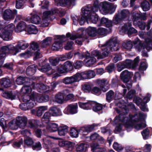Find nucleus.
Here are the masks:
<instances>
[{
    "label": "nucleus",
    "instance_id": "nucleus-1",
    "mask_svg": "<svg viewBox=\"0 0 152 152\" xmlns=\"http://www.w3.org/2000/svg\"><path fill=\"white\" fill-rule=\"evenodd\" d=\"M124 103L123 100H121L117 103L118 108H115V110L119 115L115 118L113 124H133V123L140 121H144L145 115L142 114H140L139 115L137 113L133 115L130 114L129 117H124V115L127 114L129 111L128 108Z\"/></svg>",
    "mask_w": 152,
    "mask_h": 152
},
{
    "label": "nucleus",
    "instance_id": "nucleus-2",
    "mask_svg": "<svg viewBox=\"0 0 152 152\" xmlns=\"http://www.w3.org/2000/svg\"><path fill=\"white\" fill-rule=\"evenodd\" d=\"M101 51L97 50L93 51L91 53L92 57H97L98 59H103L108 56L110 51H116L119 50L118 44L116 40H110L107 44L102 45Z\"/></svg>",
    "mask_w": 152,
    "mask_h": 152
},
{
    "label": "nucleus",
    "instance_id": "nucleus-3",
    "mask_svg": "<svg viewBox=\"0 0 152 152\" xmlns=\"http://www.w3.org/2000/svg\"><path fill=\"white\" fill-rule=\"evenodd\" d=\"M94 6L91 4H89L86 7L84 10L83 14L84 17H83L81 19H84L80 22L81 24H83L85 22L87 21L88 20L91 21L94 23L96 24L100 20L99 16L96 13V12L94 10Z\"/></svg>",
    "mask_w": 152,
    "mask_h": 152
},
{
    "label": "nucleus",
    "instance_id": "nucleus-4",
    "mask_svg": "<svg viewBox=\"0 0 152 152\" xmlns=\"http://www.w3.org/2000/svg\"><path fill=\"white\" fill-rule=\"evenodd\" d=\"M94 6V11L100 10L102 11L105 13H110L111 14L114 13L115 10V8L112 4L107 1H104L99 4L98 0H96L93 5Z\"/></svg>",
    "mask_w": 152,
    "mask_h": 152
},
{
    "label": "nucleus",
    "instance_id": "nucleus-5",
    "mask_svg": "<svg viewBox=\"0 0 152 152\" xmlns=\"http://www.w3.org/2000/svg\"><path fill=\"white\" fill-rule=\"evenodd\" d=\"M130 15L128 10L123 9L119 12L118 11L113 18V21L116 24L121 23L123 21L128 20Z\"/></svg>",
    "mask_w": 152,
    "mask_h": 152
},
{
    "label": "nucleus",
    "instance_id": "nucleus-6",
    "mask_svg": "<svg viewBox=\"0 0 152 152\" xmlns=\"http://www.w3.org/2000/svg\"><path fill=\"white\" fill-rule=\"evenodd\" d=\"M73 66L71 62L67 61L63 64H60L56 67V71L59 74H66L72 71Z\"/></svg>",
    "mask_w": 152,
    "mask_h": 152
},
{
    "label": "nucleus",
    "instance_id": "nucleus-7",
    "mask_svg": "<svg viewBox=\"0 0 152 152\" xmlns=\"http://www.w3.org/2000/svg\"><path fill=\"white\" fill-rule=\"evenodd\" d=\"M37 82L38 81H31V84L29 83V88H30L31 92L32 89H36L37 91L40 93L46 92L47 89V86L43 83H36V84Z\"/></svg>",
    "mask_w": 152,
    "mask_h": 152
},
{
    "label": "nucleus",
    "instance_id": "nucleus-8",
    "mask_svg": "<svg viewBox=\"0 0 152 152\" xmlns=\"http://www.w3.org/2000/svg\"><path fill=\"white\" fill-rule=\"evenodd\" d=\"M37 66L35 64L31 65L29 66V83H31V81H41L42 80V76L35 77L32 76L36 72Z\"/></svg>",
    "mask_w": 152,
    "mask_h": 152
},
{
    "label": "nucleus",
    "instance_id": "nucleus-9",
    "mask_svg": "<svg viewBox=\"0 0 152 152\" xmlns=\"http://www.w3.org/2000/svg\"><path fill=\"white\" fill-rule=\"evenodd\" d=\"M14 50L16 51V49L14 47L11 45L1 47L0 48V59L3 61V58L6 56V54L11 51L12 52L13 54Z\"/></svg>",
    "mask_w": 152,
    "mask_h": 152
},
{
    "label": "nucleus",
    "instance_id": "nucleus-10",
    "mask_svg": "<svg viewBox=\"0 0 152 152\" xmlns=\"http://www.w3.org/2000/svg\"><path fill=\"white\" fill-rule=\"evenodd\" d=\"M41 71L43 72H46L51 71L50 72H48V75H53L52 77L53 79H55L60 76L56 72L55 70L53 69L50 65L48 64H46L42 66L41 68Z\"/></svg>",
    "mask_w": 152,
    "mask_h": 152
},
{
    "label": "nucleus",
    "instance_id": "nucleus-11",
    "mask_svg": "<svg viewBox=\"0 0 152 152\" xmlns=\"http://www.w3.org/2000/svg\"><path fill=\"white\" fill-rule=\"evenodd\" d=\"M66 38L64 35H57L55 38V40L53 45V48L54 50L58 51L62 46L63 39Z\"/></svg>",
    "mask_w": 152,
    "mask_h": 152
},
{
    "label": "nucleus",
    "instance_id": "nucleus-12",
    "mask_svg": "<svg viewBox=\"0 0 152 152\" xmlns=\"http://www.w3.org/2000/svg\"><path fill=\"white\" fill-rule=\"evenodd\" d=\"M133 75L132 72H129L128 70H125L121 74L120 77L121 80L124 83H127L131 80Z\"/></svg>",
    "mask_w": 152,
    "mask_h": 152
},
{
    "label": "nucleus",
    "instance_id": "nucleus-13",
    "mask_svg": "<svg viewBox=\"0 0 152 152\" xmlns=\"http://www.w3.org/2000/svg\"><path fill=\"white\" fill-rule=\"evenodd\" d=\"M117 70L120 72L125 68H132L131 60L126 59L125 61L119 63L118 64Z\"/></svg>",
    "mask_w": 152,
    "mask_h": 152
},
{
    "label": "nucleus",
    "instance_id": "nucleus-14",
    "mask_svg": "<svg viewBox=\"0 0 152 152\" xmlns=\"http://www.w3.org/2000/svg\"><path fill=\"white\" fill-rule=\"evenodd\" d=\"M131 23H128L125 24L123 26V28L125 32H127L128 36L131 37L135 34L137 32V31L133 27H132Z\"/></svg>",
    "mask_w": 152,
    "mask_h": 152
},
{
    "label": "nucleus",
    "instance_id": "nucleus-15",
    "mask_svg": "<svg viewBox=\"0 0 152 152\" xmlns=\"http://www.w3.org/2000/svg\"><path fill=\"white\" fill-rule=\"evenodd\" d=\"M78 105L77 103L72 104L68 105L64 110L67 114H74L77 113Z\"/></svg>",
    "mask_w": 152,
    "mask_h": 152
},
{
    "label": "nucleus",
    "instance_id": "nucleus-16",
    "mask_svg": "<svg viewBox=\"0 0 152 152\" xmlns=\"http://www.w3.org/2000/svg\"><path fill=\"white\" fill-rule=\"evenodd\" d=\"M97 124H91L87 126H83L80 127V132L81 135H84L86 133L91 132L94 130L96 126H97Z\"/></svg>",
    "mask_w": 152,
    "mask_h": 152
},
{
    "label": "nucleus",
    "instance_id": "nucleus-17",
    "mask_svg": "<svg viewBox=\"0 0 152 152\" xmlns=\"http://www.w3.org/2000/svg\"><path fill=\"white\" fill-rule=\"evenodd\" d=\"M78 76L75 74L70 77H66L62 80L63 82L65 84H72V83L78 82Z\"/></svg>",
    "mask_w": 152,
    "mask_h": 152
},
{
    "label": "nucleus",
    "instance_id": "nucleus-18",
    "mask_svg": "<svg viewBox=\"0 0 152 152\" xmlns=\"http://www.w3.org/2000/svg\"><path fill=\"white\" fill-rule=\"evenodd\" d=\"M17 11L16 10H14L13 12L10 9L5 10L3 13V17L4 19L8 20L14 18V15L16 14Z\"/></svg>",
    "mask_w": 152,
    "mask_h": 152
},
{
    "label": "nucleus",
    "instance_id": "nucleus-19",
    "mask_svg": "<svg viewBox=\"0 0 152 152\" xmlns=\"http://www.w3.org/2000/svg\"><path fill=\"white\" fill-rule=\"evenodd\" d=\"M21 92L23 94L22 96L23 102L28 103V86H24L21 89Z\"/></svg>",
    "mask_w": 152,
    "mask_h": 152
},
{
    "label": "nucleus",
    "instance_id": "nucleus-20",
    "mask_svg": "<svg viewBox=\"0 0 152 152\" xmlns=\"http://www.w3.org/2000/svg\"><path fill=\"white\" fill-rule=\"evenodd\" d=\"M151 96V94L149 93H148L146 96L143 98L140 107V109L142 111L144 112L148 111V109L146 107L145 104L150 100Z\"/></svg>",
    "mask_w": 152,
    "mask_h": 152
},
{
    "label": "nucleus",
    "instance_id": "nucleus-21",
    "mask_svg": "<svg viewBox=\"0 0 152 152\" xmlns=\"http://www.w3.org/2000/svg\"><path fill=\"white\" fill-rule=\"evenodd\" d=\"M76 37L77 39L75 41V43L80 45H82L83 42L88 38V36L84 34V31L80 34L77 35Z\"/></svg>",
    "mask_w": 152,
    "mask_h": 152
},
{
    "label": "nucleus",
    "instance_id": "nucleus-22",
    "mask_svg": "<svg viewBox=\"0 0 152 152\" xmlns=\"http://www.w3.org/2000/svg\"><path fill=\"white\" fill-rule=\"evenodd\" d=\"M12 82L8 78L4 77L0 80V85L2 88H8L12 85Z\"/></svg>",
    "mask_w": 152,
    "mask_h": 152
},
{
    "label": "nucleus",
    "instance_id": "nucleus-23",
    "mask_svg": "<svg viewBox=\"0 0 152 152\" xmlns=\"http://www.w3.org/2000/svg\"><path fill=\"white\" fill-rule=\"evenodd\" d=\"M87 53L86 55L85 65L86 66H90L94 64L96 62V59L94 57L90 56V54L87 52Z\"/></svg>",
    "mask_w": 152,
    "mask_h": 152
},
{
    "label": "nucleus",
    "instance_id": "nucleus-24",
    "mask_svg": "<svg viewBox=\"0 0 152 152\" xmlns=\"http://www.w3.org/2000/svg\"><path fill=\"white\" fill-rule=\"evenodd\" d=\"M27 118L25 116H18L16 118L13 119L8 124H27Z\"/></svg>",
    "mask_w": 152,
    "mask_h": 152
},
{
    "label": "nucleus",
    "instance_id": "nucleus-25",
    "mask_svg": "<svg viewBox=\"0 0 152 152\" xmlns=\"http://www.w3.org/2000/svg\"><path fill=\"white\" fill-rule=\"evenodd\" d=\"M29 147L31 148L34 150L37 149L40 150L42 148V145L39 142H35L31 138L29 137Z\"/></svg>",
    "mask_w": 152,
    "mask_h": 152
},
{
    "label": "nucleus",
    "instance_id": "nucleus-26",
    "mask_svg": "<svg viewBox=\"0 0 152 152\" xmlns=\"http://www.w3.org/2000/svg\"><path fill=\"white\" fill-rule=\"evenodd\" d=\"M90 139L91 140H96L98 143H103L104 141L103 138L99 136L96 132H94L91 134L89 136Z\"/></svg>",
    "mask_w": 152,
    "mask_h": 152
},
{
    "label": "nucleus",
    "instance_id": "nucleus-27",
    "mask_svg": "<svg viewBox=\"0 0 152 152\" xmlns=\"http://www.w3.org/2000/svg\"><path fill=\"white\" fill-rule=\"evenodd\" d=\"M93 101H88L86 102H79L78 104L79 107L84 110H88L92 109V103Z\"/></svg>",
    "mask_w": 152,
    "mask_h": 152
},
{
    "label": "nucleus",
    "instance_id": "nucleus-28",
    "mask_svg": "<svg viewBox=\"0 0 152 152\" xmlns=\"http://www.w3.org/2000/svg\"><path fill=\"white\" fill-rule=\"evenodd\" d=\"M49 111L50 114L53 116H60L62 115L60 110L56 107H51Z\"/></svg>",
    "mask_w": 152,
    "mask_h": 152
},
{
    "label": "nucleus",
    "instance_id": "nucleus-29",
    "mask_svg": "<svg viewBox=\"0 0 152 152\" xmlns=\"http://www.w3.org/2000/svg\"><path fill=\"white\" fill-rule=\"evenodd\" d=\"M103 107V105L102 104L93 101L92 103V109L94 112L98 113L99 112L101 111V113H102Z\"/></svg>",
    "mask_w": 152,
    "mask_h": 152
},
{
    "label": "nucleus",
    "instance_id": "nucleus-30",
    "mask_svg": "<svg viewBox=\"0 0 152 152\" xmlns=\"http://www.w3.org/2000/svg\"><path fill=\"white\" fill-rule=\"evenodd\" d=\"M14 28V26L12 24H10L5 26L4 28L2 30V34H0L6 35L8 34L10 35L12 31L13 30Z\"/></svg>",
    "mask_w": 152,
    "mask_h": 152
},
{
    "label": "nucleus",
    "instance_id": "nucleus-31",
    "mask_svg": "<svg viewBox=\"0 0 152 152\" xmlns=\"http://www.w3.org/2000/svg\"><path fill=\"white\" fill-rule=\"evenodd\" d=\"M80 127L76 128L75 127H72L70 128L69 131V134L72 137L77 138L78 137L79 134H81L80 132Z\"/></svg>",
    "mask_w": 152,
    "mask_h": 152
},
{
    "label": "nucleus",
    "instance_id": "nucleus-32",
    "mask_svg": "<svg viewBox=\"0 0 152 152\" xmlns=\"http://www.w3.org/2000/svg\"><path fill=\"white\" fill-rule=\"evenodd\" d=\"M59 145L60 146L64 147L66 149L69 150L74 146V144L72 142L68 141H62L59 142Z\"/></svg>",
    "mask_w": 152,
    "mask_h": 152
},
{
    "label": "nucleus",
    "instance_id": "nucleus-33",
    "mask_svg": "<svg viewBox=\"0 0 152 152\" xmlns=\"http://www.w3.org/2000/svg\"><path fill=\"white\" fill-rule=\"evenodd\" d=\"M107 80L106 79L100 80L98 82L100 88L103 92H105L109 89V87L107 84Z\"/></svg>",
    "mask_w": 152,
    "mask_h": 152
},
{
    "label": "nucleus",
    "instance_id": "nucleus-34",
    "mask_svg": "<svg viewBox=\"0 0 152 152\" xmlns=\"http://www.w3.org/2000/svg\"><path fill=\"white\" fill-rule=\"evenodd\" d=\"M68 127L66 125H62L59 127L58 132L60 136H64L68 132Z\"/></svg>",
    "mask_w": 152,
    "mask_h": 152
},
{
    "label": "nucleus",
    "instance_id": "nucleus-35",
    "mask_svg": "<svg viewBox=\"0 0 152 152\" xmlns=\"http://www.w3.org/2000/svg\"><path fill=\"white\" fill-rule=\"evenodd\" d=\"M84 33H87L88 35L90 37H94L96 36V28L95 27H89L87 28Z\"/></svg>",
    "mask_w": 152,
    "mask_h": 152
},
{
    "label": "nucleus",
    "instance_id": "nucleus-36",
    "mask_svg": "<svg viewBox=\"0 0 152 152\" xmlns=\"http://www.w3.org/2000/svg\"><path fill=\"white\" fill-rule=\"evenodd\" d=\"M88 146L87 144L81 143L76 145V148L77 152H85Z\"/></svg>",
    "mask_w": 152,
    "mask_h": 152
},
{
    "label": "nucleus",
    "instance_id": "nucleus-37",
    "mask_svg": "<svg viewBox=\"0 0 152 152\" xmlns=\"http://www.w3.org/2000/svg\"><path fill=\"white\" fill-rule=\"evenodd\" d=\"M26 27V23L23 21H20L17 25L15 31L17 32H20L25 29Z\"/></svg>",
    "mask_w": 152,
    "mask_h": 152
},
{
    "label": "nucleus",
    "instance_id": "nucleus-38",
    "mask_svg": "<svg viewBox=\"0 0 152 152\" xmlns=\"http://www.w3.org/2000/svg\"><path fill=\"white\" fill-rule=\"evenodd\" d=\"M142 46L143 47V49L146 48L148 50V48L151 49L152 48V39L149 38H146L145 43L142 44Z\"/></svg>",
    "mask_w": 152,
    "mask_h": 152
},
{
    "label": "nucleus",
    "instance_id": "nucleus-39",
    "mask_svg": "<svg viewBox=\"0 0 152 152\" xmlns=\"http://www.w3.org/2000/svg\"><path fill=\"white\" fill-rule=\"evenodd\" d=\"M83 12L84 10H82L83 14H82V16L80 18V17L77 16H72V15H71V17L73 20V24L75 25H77L78 24V22H79L80 25H83L81 24L80 22L82 20H84V19H83L82 20L81 19L83 17H84V16L83 14Z\"/></svg>",
    "mask_w": 152,
    "mask_h": 152
},
{
    "label": "nucleus",
    "instance_id": "nucleus-40",
    "mask_svg": "<svg viewBox=\"0 0 152 152\" xmlns=\"http://www.w3.org/2000/svg\"><path fill=\"white\" fill-rule=\"evenodd\" d=\"M88 71L82 72L80 73H77L76 74V75L78 76L77 77L78 81L82 79H88Z\"/></svg>",
    "mask_w": 152,
    "mask_h": 152
},
{
    "label": "nucleus",
    "instance_id": "nucleus-41",
    "mask_svg": "<svg viewBox=\"0 0 152 152\" xmlns=\"http://www.w3.org/2000/svg\"><path fill=\"white\" fill-rule=\"evenodd\" d=\"M46 128L50 132L58 131L59 127L58 124H48Z\"/></svg>",
    "mask_w": 152,
    "mask_h": 152
},
{
    "label": "nucleus",
    "instance_id": "nucleus-42",
    "mask_svg": "<svg viewBox=\"0 0 152 152\" xmlns=\"http://www.w3.org/2000/svg\"><path fill=\"white\" fill-rule=\"evenodd\" d=\"M140 6L144 11L148 10L150 8V4L149 2L145 0H143L140 4Z\"/></svg>",
    "mask_w": 152,
    "mask_h": 152
},
{
    "label": "nucleus",
    "instance_id": "nucleus-43",
    "mask_svg": "<svg viewBox=\"0 0 152 152\" xmlns=\"http://www.w3.org/2000/svg\"><path fill=\"white\" fill-rule=\"evenodd\" d=\"M82 90L86 93L91 92L92 89V86L89 83H86L82 86Z\"/></svg>",
    "mask_w": 152,
    "mask_h": 152
},
{
    "label": "nucleus",
    "instance_id": "nucleus-44",
    "mask_svg": "<svg viewBox=\"0 0 152 152\" xmlns=\"http://www.w3.org/2000/svg\"><path fill=\"white\" fill-rule=\"evenodd\" d=\"M114 94V92L112 90H110L106 93V99L108 102L110 103L113 99Z\"/></svg>",
    "mask_w": 152,
    "mask_h": 152
},
{
    "label": "nucleus",
    "instance_id": "nucleus-45",
    "mask_svg": "<svg viewBox=\"0 0 152 152\" xmlns=\"http://www.w3.org/2000/svg\"><path fill=\"white\" fill-rule=\"evenodd\" d=\"M55 99L57 102L60 104L62 103L64 101V97L61 93H59L56 94Z\"/></svg>",
    "mask_w": 152,
    "mask_h": 152
},
{
    "label": "nucleus",
    "instance_id": "nucleus-46",
    "mask_svg": "<svg viewBox=\"0 0 152 152\" xmlns=\"http://www.w3.org/2000/svg\"><path fill=\"white\" fill-rule=\"evenodd\" d=\"M141 134L144 140L148 139L150 136V131L148 127L146 128L141 132Z\"/></svg>",
    "mask_w": 152,
    "mask_h": 152
},
{
    "label": "nucleus",
    "instance_id": "nucleus-47",
    "mask_svg": "<svg viewBox=\"0 0 152 152\" xmlns=\"http://www.w3.org/2000/svg\"><path fill=\"white\" fill-rule=\"evenodd\" d=\"M27 79L26 77L20 76L17 78L15 82L18 85H22L27 82L26 80Z\"/></svg>",
    "mask_w": 152,
    "mask_h": 152
},
{
    "label": "nucleus",
    "instance_id": "nucleus-48",
    "mask_svg": "<svg viewBox=\"0 0 152 152\" xmlns=\"http://www.w3.org/2000/svg\"><path fill=\"white\" fill-rule=\"evenodd\" d=\"M122 46L125 49L129 50L133 47L132 41L131 40H126L122 43Z\"/></svg>",
    "mask_w": 152,
    "mask_h": 152
},
{
    "label": "nucleus",
    "instance_id": "nucleus-49",
    "mask_svg": "<svg viewBox=\"0 0 152 152\" xmlns=\"http://www.w3.org/2000/svg\"><path fill=\"white\" fill-rule=\"evenodd\" d=\"M41 20L39 16L37 14L34 15L30 18L31 23L37 24H39Z\"/></svg>",
    "mask_w": 152,
    "mask_h": 152
},
{
    "label": "nucleus",
    "instance_id": "nucleus-50",
    "mask_svg": "<svg viewBox=\"0 0 152 152\" xmlns=\"http://www.w3.org/2000/svg\"><path fill=\"white\" fill-rule=\"evenodd\" d=\"M107 30L104 28L99 27L96 29V36H104L106 35Z\"/></svg>",
    "mask_w": 152,
    "mask_h": 152
},
{
    "label": "nucleus",
    "instance_id": "nucleus-51",
    "mask_svg": "<svg viewBox=\"0 0 152 152\" xmlns=\"http://www.w3.org/2000/svg\"><path fill=\"white\" fill-rule=\"evenodd\" d=\"M102 90L101 88L97 86L92 88L91 93L96 95H99L102 93Z\"/></svg>",
    "mask_w": 152,
    "mask_h": 152
},
{
    "label": "nucleus",
    "instance_id": "nucleus-52",
    "mask_svg": "<svg viewBox=\"0 0 152 152\" xmlns=\"http://www.w3.org/2000/svg\"><path fill=\"white\" fill-rule=\"evenodd\" d=\"M47 109V106H40L37 110V115L39 117L41 116L44 111Z\"/></svg>",
    "mask_w": 152,
    "mask_h": 152
},
{
    "label": "nucleus",
    "instance_id": "nucleus-53",
    "mask_svg": "<svg viewBox=\"0 0 152 152\" xmlns=\"http://www.w3.org/2000/svg\"><path fill=\"white\" fill-rule=\"evenodd\" d=\"M140 13L138 12L135 11L133 13L132 15V18L134 23H135V22H137L138 20H140Z\"/></svg>",
    "mask_w": 152,
    "mask_h": 152
},
{
    "label": "nucleus",
    "instance_id": "nucleus-54",
    "mask_svg": "<svg viewBox=\"0 0 152 152\" xmlns=\"http://www.w3.org/2000/svg\"><path fill=\"white\" fill-rule=\"evenodd\" d=\"M28 46L27 45H25V44H23L21 45L20 44H18L17 45L14 47V48L16 49V51L15 50H14V53H13V55H16L17 53L19 51V50H24Z\"/></svg>",
    "mask_w": 152,
    "mask_h": 152
},
{
    "label": "nucleus",
    "instance_id": "nucleus-55",
    "mask_svg": "<svg viewBox=\"0 0 152 152\" xmlns=\"http://www.w3.org/2000/svg\"><path fill=\"white\" fill-rule=\"evenodd\" d=\"M61 56L56 58L54 59H51L49 60V61L51 64L53 66H56L59 63L60 61H62Z\"/></svg>",
    "mask_w": 152,
    "mask_h": 152
},
{
    "label": "nucleus",
    "instance_id": "nucleus-56",
    "mask_svg": "<svg viewBox=\"0 0 152 152\" xmlns=\"http://www.w3.org/2000/svg\"><path fill=\"white\" fill-rule=\"evenodd\" d=\"M31 50H33L34 51L37 50L39 49V46L37 42L34 41H33L30 43Z\"/></svg>",
    "mask_w": 152,
    "mask_h": 152
},
{
    "label": "nucleus",
    "instance_id": "nucleus-57",
    "mask_svg": "<svg viewBox=\"0 0 152 152\" xmlns=\"http://www.w3.org/2000/svg\"><path fill=\"white\" fill-rule=\"evenodd\" d=\"M49 97L47 95H42L39 98L38 101L39 102H47L49 100Z\"/></svg>",
    "mask_w": 152,
    "mask_h": 152
},
{
    "label": "nucleus",
    "instance_id": "nucleus-58",
    "mask_svg": "<svg viewBox=\"0 0 152 152\" xmlns=\"http://www.w3.org/2000/svg\"><path fill=\"white\" fill-rule=\"evenodd\" d=\"M3 96L6 98L11 99L12 100L14 99L16 96L13 95L11 92H4L3 94Z\"/></svg>",
    "mask_w": 152,
    "mask_h": 152
},
{
    "label": "nucleus",
    "instance_id": "nucleus-59",
    "mask_svg": "<svg viewBox=\"0 0 152 152\" xmlns=\"http://www.w3.org/2000/svg\"><path fill=\"white\" fill-rule=\"evenodd\" d=\"M100 129L101 132L103 133L104 134L108 132L110 135L112 134V131L110 127L108 126V125L106 126L101 127Z\"/></svg>",
    "mask_w": 152,
    "mask_h": 152
},
{
    "label": "nucleus",
    "instance_id": "nucleus-60",
    "mask_svg": "<svg viewBox=\"0 0 152 152\" xmlns=\"http://www.w3.org/2000/svg\"><path fill=\"white\" fill-rule=\"evenodd\" d=\"M113 148L116 151L119 152L123 149L121 145L119 144L118 142H115L113 145Z\"/></svg>",
    "mask_w": 152,
    "mask_h": 152
},
{
    "label": "nucleus",
    "instance_id": "nucleus-61",
    "mask_svg": "<svg viewBox=\"0 0 152 152\" xmlns=\"http://www.w3.org/2000/svg\"><path fill=\"white\" fill-rule=\"evenodd\" d=\"M72 56V53L71 52H70L68 53H66L65 55H63L61 56V58L62 59V61H64L71 58Z\"/></svg>",
    "mask_w": 152,
    "mask_h": 152
},
{
    "label": "nucleus",
    "instance_id": "nucleus-62",
    "mask_svg": "<svg viewBox=\"0 0 152 152\" xmlns=\"http://www.w3.org/2000/svg\"><path fill=\"white\" fill-rule=\"evenodd\" d=\"M83 62L82 61H76L72 64L73 68L77 69L81 68L82 66Z\"/></svg>",
    "mask_w": 152,
    "mask_h": 152
},
{
    "label": "nucleus",
    "instance_id": "nucleus-63",
    "mask_svg": "<svg viewBox=\"0 0 152 152\" xmlns=\"http://www.w3.org/2000/svg\"><path fill=\"white\" fill-rule=\"evenodd\" d=\"M117 125L115 128L114 131V133L115 134L117 133L120 132L122 131V126H124V124H115Z\"/></svg>",
    "mask_w": 152,
    "mask_h": 152
},
{
    "label": "nucleus",
    "instance_id": "nucleus-64",
    "mask_svg": "<svg viewBox=\"0 0 152 152\" xmlns=\"http://www.w3.org/2000/svg\"><path fill=\"white\" fill-rule=\"evenodd\" d=\"M135 94L136 91L134 90H131L127 93L126 97L129 99H131L135 96Z\"/></svg>",
    "mask_w": 152,
    "mask_h": 152
}]
</instances>
